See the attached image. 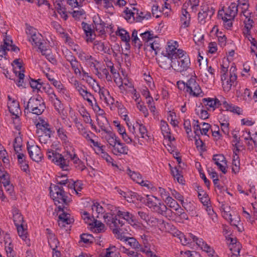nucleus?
<instances>
[{"label":"nucleus","instance_id":"9d476101","mask_svg":"<svg viewBox=\"0 0 257 257\" xmlns=\"http://www.w3.org/2000/svg\"><path fill=\"white\" fill-rule=\"evenodd\" d=\"M66 60L70 63L71 67L74 73L78 76H88V73L83 68L80 63L77 60L76 58L71 54V52L65 55Z\"/></svg>","mask_w":257,"mask_h":257},{"label":"nucleus","instance_id":"c85d7f7f","mask_svg":"<svg viewBox=\"0 0 257 257\" xmlns=\"http://www.w3.org/2000/svg\"><path fill=\"white\" fill-rule=\"evenodd\" d=\"M37 127L45 134V137L49 139L51 134V127L47 121L40 119L36 124Z\"/></svg>","mask_w":257,"mask_h":257},{"label":"nucleus","instance_id":"a878e982","mask_svg":"<svg viewBox=\"0 0 257 257\" xmlns=\"http://www.w3.org/2000/svg\"><path fill=\"white\" fill-rule=\"evenodd\" d=\"M52 84L57 89L58 92L66 100H68L70 99V94L68 90L66 89V88L64 87V86L60 81L55 79V80H53V82L52 83Z\"/></svg>","mask_w":257,"mask_h":257},{"label":"nucleus","instance_id":"3c124183","mask_svg":"<svg viewBox=\"0 0 257 257\" xmlns=\"http://www.w3.org/2000/svg\"><path fill=\"white\" fill-rule=\"evenodd\" d=\"M252 99L251 92L249 89L245 88L240 96V100L246 103H249Z\"/></svg>","mask_w":257,"mask_h":257},{"label":"nucleus","instance_id":"473e14b6","mask_svg":"<svg viewBox=\"0 0 257 257\" xmlns=\"http://www.w3.org/2000/svg\"><path fill=\"white\" fill-rule=\"evenodd\" d=\"M46 233L48 234V241L50 247L55 250L57 247L59 242L55 236V235L52 233L49 229H46Z\"/></svg>","mask_w":257,"mask_h":257},{"label":"nucleus","instance_id":"79ce46f5","mask_svg":"<svg viewBox=\"0 0 257 257\" xmlns=\"http://www.w3.org/2000/svg\"><path fill=\"white\" fill-rule=\"evenodd\" d=\"M125 242L129 245L132 248L138 251H141L143 248L141 247V245L139 241L134 237H128L125 239Z\"/></svg>","mask_w":257,"mask_h":257},{"label":"nucleus","instance_id":"e2e57ef3","mask_svg":"<svg viewBox=\"0 0 257 257\" xmlns=\"http://www.w3.org/2000/svg\"><path fill=\"white\" fill-rule=\"evenodd\" d=\"M74 85L75 89L81 96L88 91L85 86L79 83L77 81L75 82Z\"/></svg>","mask_w":257,"mask_h":257},{"label":"nucleus","instance_id":"7c9ffc66","mask_svg":"<svg viewBox=\"0 0 257 257\" xmlns=\"http://www.w3.org/2000/svg\"><path fill=\"white\" fill-rule=\"evenodd\" d=\"M135 10H136L135 7H132L131 9L126 8L123 12V17L129 23H132L136 21Z\"/></svg>","mask_w":257,"mask_h":257},{"label":"nucleus","instance_id":"f3484780","mask_svg":"<svg viewBox=\"0 0 257 257\" xmlns=\"http://www.w3.org/2000/svg\"><path fill=\"white\" fill-rule=\"evenodd\" d=\"M26 33L29 36V40L36 46H41L42 42V36L33 27H30L27 29Z\"/></svg>","mask_w":257,"mask_h":257},{"label":"nucleus","instance_id":"37998d69","mask_svg":"<svg viewBox=\"0 0 257 257\" xmlns=\"http://www.w3.org/2000/svg\"><path fill=\"white\" fill-rule=\"evenodd\" d=\"M13 220L16 226H19L22 224L23 222V217L20 211L16 207L13 208Z\"/></svg>","mask_w":257,"mask_h":257},{"label":"nucleus","instance_id":"20e7f679","mask_svg":"<svg viewBox=\"0 0 257 257\" xmlns=\"http://www.w3.org/2000/svg\"><path fill=\"white\" fill-rule=\"evenodd\" d=\"M25 111L40 115L44 111L45 106L43 100L40 97H32L26 103L24 101Z\"/></svg>","mask_w":257,"mask_h":257},{"label":"nucleus","instance_id":"338daca9","mask_svg":"<svg viewBox=\"0 0 257 257\" xmlns=\"http://www.w3.org/2000/svg\"><path fill=\"white\" fill-rule=\"evenodd\" d=\"M85 63L91 69H94L97 67V65L99 63V62L91 56Z\"/></svg>","mask_w":257,"mask_h":257},{"label":"nucleus","instance_id":"f704fd0d","mask_svg":"<svg viewBox=\"0 0 257 257\" xmlns=\"http://www.w3.org/2000/svg\"><path fill=\"white\" fill-rule=\"evenodd\" d=\"M160 126L162 134L165 138L168 139L170 141L174 140V138L172 139L171 137L169 125L166 121L161 120Z\"/></svg>","mask_w":257,"mask_h":257},{"label":"nucleus","instance_id":"13d9d810","mask_svg":"<svg viewBox=\"0 0 257 257\" xmlns=\"http://www.w3.org/2000/svg\"><path fill=\"white\" fill-rule=\"evenodd\" d=\"M0 182L3 185L10 183L9 174L5 171L0 169Z\"/></svg>","mask_w":257,"mask_h":257},{"label":"nucleus","instance_id":"58836bf2","mask_svg":"<svg viewBox=\"0 0 257 257\" xmlns=\"http://www.w3.org/2000/svg\"><path fill=\"white\" fill-rule=\"evenodd\" d=\"M70 159L73 161L75 167L81 171H83L85 168L84 164L77 157L75 153H71L69 156Z\"/></svg>","mask_w":257,"mask_h":257},{"label":"nucleus","instance_id":"0eeeda50","mask_svg":"<svg viewBox=\"0 0 257 257\" xmlns=\"http://www.w3.org/2000/svg\"><path fill=\"white\" fill-rule=\"evenodd\" d=\"M4 45L0 46V67L8 72L6 69V65L9 64V62L6 58H3V57L6 55L7 51L17 52L19 50V49L12 45V41L9 37H6L4 39Z\"/></svg>","mask_w":257,"mask_h":257},{"label":"nucleus","instance_id":"f8f14e48","mask_svg":"<svg viewBox=\"0 0 257 257\" xmlns=\"http://www.w3.org/2000/svg\"><path fill=\"white\" fill-rule=\"evenodd\" d=\"M108 225L115 234V237L120 240L125 241V239H126L128 237H126L124 235V231L122 228L123 225L122 221H120L117 218H112V221Z\"/></svg>","mask_w":257,"mask_h":257},{"label":"nucleus","instance_id":"5fc2aeb1","mask_svg":"<svg viewBox=\"0 0 257 257\" xmlns=\"http://www.w3.org/2000/svg\"><path fill=\"white\" fill-rule=\"evenodd\" d=\"M229 248L232 253V257H237L239 253L241 245L240 243H235L233 245H229Z\"/></svg>","mask_w":257,"mask_h":257},{"label":"nucleus","instance_id":"603ef678","mask_svg":"<svg viewBox=\"0 0 257 257\" xmlns=\"http://www.w3.org/2000/svg\"><path fill=\"white\" fill-rule=\"evenodd\" d=\"M90 135H93L90 131H87L83 134L81 136H82L87 141H89L91 143L94 147H97V148H100V149H102L101 144L98 142H95L94 140L92 139L90 137Z\"/></svg>","mask_w":257,"mask_h":257},{"label":"nucleus","instance_id":"aec40b11","mask_svg":"<svg viewBox=\"0 0 257 257\" xmlns=\"http://www.w3.org/2000/svg\"><path fill=\"white\" fill-rule=\"evenodd\" d=\"M116 216L126 220L128 223L136 228L140 227L139 224L137 222L135 216L128 211L125 210H118L117 211Z\"/></svg>","mask_w":257,"mask_h":257},{"label":"nucleus","instance_id":"a19ab883","mask_svg":"<svg viewBox=\"0 0 257 257\" xmlns=\"http://www.w3.org/2000/svg\"><path fill=\"white\" fill-rule=\"evenodd\" d=\"M89 225L92 226L93 231L97 233L102 232L105 230L104 224L101 221L94 219Z\"/></svg>","mask_w":257,"mask_h":257},{"label":"nucleus","instance_id":"e433bc0d","mask_svg":"<svg viewBox=\"0 0 257 257\" xmlns=\"http://www.w3.org/2000/svg\"><path fill=\"white\" fill-rule=\"evenodd\" d=\"M97 121L100 131L104 133L110 131L109 123L106 117L97 118Z\"/></svg>","mask_w":257,"mask_h":257},{"label":"nucleus","instance_id":"a18cd8bd","mask_svg":"<svg viewBox=\"0 0 257 257\" xmlns=\"http://www.w3.org/2000/svg\"><path fill=\"white\" fill-rule=\"evenodd\" d=\"M237 153H233L232 161V171L235 174L238 173L240 170V160Z\"/></svg>","mask_w":257,"mask_h":257},{"label":"nucleus","instance_id":"9b49d317","mask_svg":"<svg viewBox=\"0 0 257 257\" xmlns=\"http://www.w3.org/2000/svg\"><path fill=\"white\" fill-rule=\"evenodd\" d=\"M58 223L60 227H65L74 222L73 217L67 212V208L65 206L62 207L58 205Z\"/></svg>","mask_w":257,"mask_h":257},{"label":"nucleus","instance_id":"4be33fe9","mask_svg":"<svg viewBox=\"0 0 257 257\" xmlns=\"http://www.w3.org/2000/svg\"><path fill=\"white\" fill-rule=\"evenodd\" d=\"M81 28L85 35V40L87 43H92L95 38V34L91 25L84 22L81 23Z\"/></svg>","mask_w":257,"mask_h":257},{"label":"nucleus","instance_id":"cd10ccee","mask_svg":"<svg viewBox=\"0 0 257 257\" xmlns=\"http://www.w3.org/2000/svg\"><path fill=\"white\" fill-rule=\"evenodd\" d=\"M98 93L100 99L107 105H111L114 103V100L113 98L110 95L108 90L104 87H102L101 90Z\"/></svg>","mask_w":257,"mask_h":257},{"label":"nucleus","instance_id":"6ab92c4d","mask_svg":"<svg viewBox=\"0 0 257 257\" xmlns=\"http://www.w3.org/2000/svg\"><path fill=\"white\" fill-rule=\"evenodd\" d=\"M27 150L31 158L34 161L39 162L43 157V155L40 148L37 145L30 146L27 143Z\"/></svg>","mask_w":257,"mask_h":257},{"label":"nucleus","instance_id":"680f3d73","mask_svg":"<svg viewBox=\"0 0 257 257\" xmlns=\"http://www.w3.org/2000/svg\"><path fill=\"white\" fill-rule=\"evenodd\" d=\"M171 173L175 179H176L178 183L183 184L184 180L183 176L176 168L172 169L171 170Z\"/></svg>","mask_w":257,"mask_h":257},{"label":"nucleus","instance_id":"6e6d98bb","mask_svg":"<svg viewBox=\"0 0 257 257\" xmlns=\"http://www.w3.org/2000/svg\"><path fill=\"white\" fill-rule=\"evenodd\" d=\"M138 124L139 126V132L141 136V138L147 141H148L150 139V137L148 135V131L146 126L141 123H138Z\"/></svg>","mask_w":257,"mask_h":257},{"label":"nucleus","instance_id":"69168bd1","mask_svg":"<svg viewBox=\"0 0 257 257\" xmlns=\"http://www.w3.org/2000/svg\"><path fill=\"white\" fill-rule=\"evenodd\" d=\"M3 186L5 187L6 191L11 196V198L15 199L16 198V195L14 192V188L13 184L10 182Z\"/></svg>","mask_w":257,"mask_h":257},{"label":"nucleus","instance_id":"864d4df0","mask_svg":"<svg viewBox=\"0 0 257 257\" xmlns=\"http://www.w3.org/2000/svg\"><path fill=\"white\" fill-rule=\"evenodd\" d=\"M127 174L129 175L130 178L133 181L136 182V183H138L139 181L140 182L141 181L142 176L139 173L132 171L130 169H127Z\"/></svg>","mask_w":257,"mask_h":257},{"label":"nucleus","instance_id":"393cba45","mask_svg":"<svg viewBox=\"0 0 257 257\" xmlns=\"http://www.w3.org/2000/svg\"><path fill=\"white\" fill-rule=\"evenodd\" d=\"M112 152L113 154L117 156L126 155L128 151V147L119 140L112 148Z\"/></svg>","mask_w":257,"mask_h":257},{"label":"nucleus","instance_id":"a211bd4d","mask_svg":"<svg viewBox=\"0 0 257 257\" xmlns=\"http://www.w3.org/2000/svg\"><path fill=\"white\" fill-rule=\"evenodd\" d=\"M175 59L170 56L162 54L160 57L158 58V64L162 68L165 70H170L171 68L173 69V63H174Z\"/></svg>","mask_w":257,"mask_h":257},{"label":"nucleus","instance_id":"412c9836","mask_svg":"<svg viewBox=\"0 0 257 257\" xmlns=\"http://www.w3.org/2000/svg\"><path fill=\"white\" fill-rule=\"evenodd\" d=\"M212 161L223 174H225L227 172V161L223 155H214Z\"/></svg>","mask_w":257,"mask_h":257},{"label":"nucleus","instance_id":"774afa93","mask_svg":"<svg viewBox=\"0 0 257 257\" xmlns=\"http://www.w3.org/2000/svg\"><path fill=\"white\" fill-rule=\"evenodd\" d=\"M57 134L59 138L64 142H68V138L66 135V131L62 127H59L57 129Z\"/></svg>","mask_w":257,"mask_h":257},{"label":"nucleus","instance_id":"49530a36","mask_svg":"<svg viewBox=\"0 0 257 257\" xmlns=\"http://www.w3.org/2000/svg\"><path fill=\"white\" fill-rule=\"evenodd\" d=\"M116 34L120 37L121 40L126 43H128L130 40L129 33L124 29L118 27Z\"/></svg>","mask_w":257,"mask_h":257},{"label":"nucleus","instance_id":"ddd939ff","mask_svg":"<svg viewBox=\"0 0 257 257\" xmlns=\"http://www.w3.org/2000/svg\"><path fill=\"white\" fill-rule=\"evenodd\" d=\"M92 215L93 218L103 217L104 221L108 225L112 221L111 216L107 213L104 214V209L98 203H94L91 207Z\"/></svg>","mask_w":257,"mask_h":257},{"label":"nucleus","instance_id":"bf43d9fd","mask_svg":"<svg viewBox=\"0 0 257 257\" xmlns=\"http://www.w3.org/2000/svg\"><path fill=\"white\" fill-rule=\"evenodd\" d=\"M91 107L93 110L96 113L97 118L106 117L104 111L100 108L96 102L93 104Z\"/></svg>","mask_w":257,"mask_h":257},{"label":"nucleus","instance_id":"c9c22d12","mask_svg":"<svg viewBox=\"0 0 257 257\" xmlns=\"http://www.w3.org/2000/svg\"><path fill=\"white\" fill-rule=\"evenodd\" d=\"M136 12V21L138 22H142L144 20H148L151 17V14L147 11H140L137 8L135 10Z\"/></svg>","mask_w":257,"mask_h":257},{"label":"nucleus","instance_id":"39448f33","mask_svg":"<svg viewBox=\"0 0 257 257\" xmlns=\"http://www.w3.org/2000/svg\"><path fill=\"white\" fill-rule=\"evenodd\" d=\"M50 194L56 205H61L62 207L67 205L69 202V198L66 196L65 192L62 187L58 185H51Z\"/></svg>","mask_w":257,"mask_h":257},{"label":"nucleus","instance_id":"2f4dec72","mask_svg":"<svg viewBox=\"0 0 257 257\" xmlns=\"http://www.w3.org/2000/svg\"><path fill=\"white\" fill-rule=\"evenodd\" d=\"M221 102L223 107L227 111H230L238 114H241L242 110L240 107L229 103L225 100L221 101Z\"/></svg>","mask_w":257,"mask_h":257},{"label":"nucleus","instance_id":"2eb2a0df","mask_svg":"<svg viewBox=\"0 0 257 257\" xmlns=\"http://www.w3.org/2000/svg\"><path fill=\"white\" fill-rule=\"evenodd\" d=\"M70 152H67L65 156H63L61 154L56 155V160L54 162V164L59 166L62 170L64 171H68L70 169L69 160Z\"/></svg>","mask_w":257,"mask_h":257},{"label":"nucleus","instance_id":"de8ad7c7","mask_svg":"<svg viewBox=\"0 0 257 257\" xmlns=\"http://www.w3.org/2000/svg\"><path fill=\"white\" fill-rule=\"evenodd\" d=\"M42 89L47 93L49 96V99L52 101H55V98H56V95L54 93V90L51 87L50 85L48 84H45L42 86Z\"/></svg>","mask_w":257,"mask_h":257},{"label":"nucleus","instance_id":"6e6552de","mask_svg":"<svg viewBox=\"0 0 257 257\" xmlns=\"http://www.w3.org/2000/svg\"><path fill=\"white\" fill-rule=\"evenodd\" d=\"M216 11L215 5L213 4L204 3L201 7V10L198 14L199 23L204 25L210 20Z\"/></svg>","mask_w":257,"mask_h":257},{"label":"nucleus","instance_id":"ea45409f","mask_svg":"<svg viewBox=\"0 0 257 257\" xmlns=\"http://www.w3.org/2000/svg\"><path fill=\"white\" fill-rule=\"evenodd\" d=\"M242 138L245 141H252L254 145H257V133H255L252 135L250 134L249 131L247 130L243 131L242 132Z\"/></svg>","mask_w":257,"mask_h":257},{"label":"nucleus","instance_id":"f03ea898","mask_svg":"<svg viewBox=\"0 0 257 257\" xmlns=\"http://www.w3.org/2000/svg\"><path fill=\"white\" fill-rule=\"evenodd\" d=\"M236 69L233 64L230 66L229 70L228 67H225L224 64L221 65V76L222 85L223 90L228 92L232 85L235 83L237 79Z\"/></svg>","mask_w":257,"mask_h":257},{"label":"nucleus","instance_id":"4d7b16f0","mask_svg":"<svg viewBox=\"0 0 257 257\" xmlns=\"http://www.w3.org/2000/svg\"><path fill=\"white\" fill-rule=\"evenodd\" d=\"M17 227V230L18 233L19 235V236L25 241L27 242V241L29 240L27 238V231L24 229V227L23 226L22 224H21L19 226H16Z\"/></svg>","mask_w":257,"mask_h":257},{"label":"nucleus","instance_id":"b1692460","mask_svg":"<svg viewBox=\"0 0 257 257\" xmlns=\"http://www.w3.org/2000/svg\"><path fill=\"white\" fill-rule=\"evenodd\" d=\"M93 48L98 52H101L104 53L110 54L111 50L109 48L107 43H105L100 40H94L93 41Z\"/></svg>","mask_w":257,"mask_h":257},{"label":"nucleus","instance_id":"7ed1b4c3","mask_svg":"<svg viewBox=\"0 0 257 257\" xmlns=\"http://www.w3.org/2000/svg\"><path fill=\"white\" fill-rule=\"evenodd\" d=\"M238 7H239L235 3H231L228 7L225 8L218 13V17L223 21L224 27L229 29L232 26V22L236 16Z\"/></svg>","mask_w":257,"mask_h":257},{"label":"nucleus","instance_id":"0e129e2a","mask_svg":"<svg viewBox=\"0 0 257 257\" xmlns=\"http://www.w3.org/2000/svg\"><path fill=\"white\" fill-rule=\"evenodd\" d=\"M165 203L170 208L174 209L178 207L179 205L177 201L172 198L170 196L164 199Z\"/></svg>","mask_w":257,"mask_h":257},{"label":"nucleus","instance_id":"dca6fc26","mask_svg":"<svg viewBox=\"0 0 257 257\" xmlns=\"http://www.w3.org/2000/svg\"><path fill=\"white\" fill-rule=\"evenodd\" d=\"M178 44L176 41H171L168 42L166 48V52L164 53L166 55L176 59L177 56L180 55V51H184L183 50L178 49Z\"/></svg>","mask_w":257,"mask_h":257},{"label":"nucleus","instance_id":"bb28decb","mask_svg":"<svg viewBox=\"0 0 257 257\" xmlns=\"http://www.w3.org/2000/svg\"><path fill=\"white\" fill-rule=\"evenodd\" d=\"M116 127L117 131L121 135L122 139L126 144H131L133 143L134 145L136 146L137 144L136 140H133L132 137L126 133L125 129L124 126H122L120 123H117Z\"/></svg>","mask_w":257,"mask_h":257},{"label":"nucleus","instance_id":"8fccbe9b","mask_svg":"<svg viewBox=\"0 0 257 257\" xmlns=\"http://www.w3.org/2000/svg\"><path fill=\"white\" fill-rule=\"evenodd\" d=\"M22 138L21 135H18L15 137L13 147L16 153L22 152Z\"/></svg>","mask_w":257,"mask_h":257},{"label":"nucleus","instance_id":"72a5a7b5","mask_svg":"<svg viewBox=\"0 0 257 257\" xmlns=\"http://www.w3.org/2000/svg\"><path fill=\"white\" fill-rule=\"evenodd\" d=\"M123 197L125 198L128 202H135L137 200H142V197L137 193L128 191L123 193Z\"/></svg>","mask_w":257,"mask_h":257},{"label":"nucleus","instance_id":"1a4fd4ad","mask_svg":"<svg viewBox=\"0 0 257 257\" xmlns=\"http://www.w3.org/2000/svg\"><path fill=\"white\" fill-rule=\"evenodd\" d=\"M180 55L177 56L173 63V69L182 72L186 71L190 65V60L185 51H180Z\"/></svg>","mask_w":257,"mask_h":257},{"label":"nucleus","instance_id":"09e8293b","mask_svg":"<svg viewBox=\"0 0 257 257\" xmlns=\"http://www.w3.org/2000/svg\"><path fill=\"white\" fill-rule=\"evenodd\" d=\"M68 186L71 188H73L74 189V191L77 195H81V193L80 192L83 188V184L81 181H77L76 182H73L72 184H70L69 182Z\"/></svg>","mask_w":257,"mask_h":257},{"label":"nucleus","instance_id":"f257e3e1","mask_svg":"<svg viewBox=\"0 0 257 257\" xmlns=\"http://www.w3.org/2000/svg\"><path fill=\"white\" fill-rule=\"evenodd\" d=\"M169 232L176 238V241L177 242L181 243L183 245L188 244L190 240L192 239L201 249L207 254L208 257H219L212 247L205 242L203 239L199 238L192 233H189V237H187L174 226H171Z\"/></svg>","mask_w":257,"mask_h":257},{"label":"nucleus","instance_id":"4c0bfd02","mask_svg":"<svg viewBox=\"0 0 257 257\" xmlns=\"http://www.w3.org/2000/svg\"><path fill=\"white\" fill-rule=\"evenodd\" d=\"M202 101L204 103L206 102V105L209 108H212L213 110L215 108L218 107L219 105H221V100H219L216 98H203Z\"/></svg>","mask_w":257,"mask_h":257},{"label":"nucleus","instance_id":"052dcab7","mask_svg":"<svg viewBox=\"0 0 257 257\" xmlns=\"http://www.w3.org/2000/svg\"><path fill=\"white\" fill-rule=\"evenodd\" d=\"M132 40L136 47L140 48L142 46V42L138 37V32L136 30L132 32Z\"/></svg>","mask_w":257,"mask_h":257},{"label":"nucleus","instance_id":"5701e85b","mask_svg":"<svg viewBox=\"0 0 257 257\" xmlns=\"http://www.w3.org/2000/svg\"><path fill=\"white\" fill-rule=\"evenodd\" d=\"M189 5V3H186L183 5L180 16L181 27L184 28L189 27L190 24V15L186 10V8Z\"/></svg>","mask_w":257,"mask_h":257},{"label":"nucleus","instance_id":"c756f323","mask_svg":"<svg viewBox=\"0 0 257 257\" xmlns=\"http://www.w3.org/2000/svg\"><path fill=\"white\" fill-rule=\"evenodd\" d=\"M8 107L10 112L15 116H18L20 112L19 104L18 101L8 97Z\"/></svg>","mask_w":257,"mask_h":257},{"label":"nucleus","instance_id":"423d86ee","mask_svg":"<svg viewBox=\"0 0 257 257\" xmlns=\"http://www.w3.org/2000/svg\"><path fill=\"white\" fill-rule=\"evenodd\" d=\"M146 205L151 210L162 215H166L168 210L167 206L158 197L153 195H147Z\"/></svg>","mask_w":257,"mask_h":257},{"label":"nucleus","instance_id":"4468645a","mask_svg":"<svg viewBox=\"0 0 257 257\" xmlns=\"http://www.w3.org/2000/svg\"><path fill=\"white\" fill-rule=\"evenodd\" d=\"M186 85V91L190 95L195 97L203 96V92L200 86L194 78H191L187 81Z\"/></svg>","mask_w":257,"mask_h":257},{"label":"nucleus","instance_id":"c03bdc74","mask_svg":"<svg viewBox=\"0 0 257 257\" xmlns=\"http://www.w3.org/2000/svg\"><path fill=\"white\" fill-rule=\"evenodd\" d=\"M105 133L106 134L105 138L107 143L109 144V146H111L112 148L119 140L110 130Z\"/></svg>","mask_w":257,"mask_h":257}]
</instances>
